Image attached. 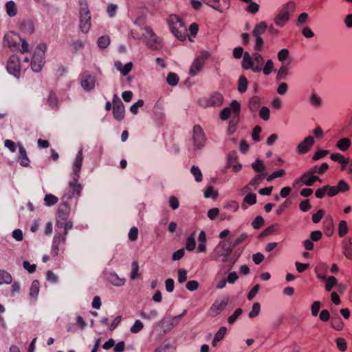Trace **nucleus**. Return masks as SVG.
I'll list each match as a JSON object with an SVG mask.
<instances>
[{
	"mask_svg": "<svg viewBox=\"0 0 352 352\" xmlns=\"http://www.w3.org/2000/svg\"><path fill=\"white\" fill-rule=\"evenodd\" d=\"M11 274L6 270H0V285L2 284H10L12 283Z\"/></svg>",
	"mask_w": 352,
	"mask_h": 352,
	"instance_id": "nucleus-34",
	"label": "nucleus"
},
{
	"mask_svg": "<svg viewBox=\"0 0 352 352\" xmlns=\"http://www.w3.org/2000/svg\"><path fill=\"white\" fill-rule=\"evenodd\" d=\"M267 23L265 21H261L258 23L252 30V35L254 37L260 36L263 34L267 29Z\"/></svg>",
	"mask_w": 352,
	"mask_h": 352,
	"instance_id": "nucleus-29",
	"label": "nucleus"
},
{
	"mask_svg": "<svg viewBox=\"0 0 352 352\" xmlns=\"http://www.w3.org/2000/svg\"><path fill=\"white\" fill-rule=\"evenodd\" d=\"M274 70L273 60L272 59L267 60L262 68L263 74L265 76H269Z\"/></svg>",
	"mask_w": 352,
	"mask_h": 352,
	"instance_id": "nucleus-39",
	"label": "nucleus"
},
{
	"mask_svg": "<svg viewBox=\"0 0 352 352\" xmlns=\"http://www.w3.org/2000/svg\"><path fill=\"white\" fill-rule=\"evenodd\" d=\"M352 243L350 240L343 242L344 254L348 259H352Z\"/></svg>",
	"mask_w": 352,
	"mask_h": 352,
	"instance_id": "nucleus-36",
	"label": "nucleus"
},
{
	"mask_svg": "<svg viewBox=\"0 0 352 352\" xmlns=\"http://www.w3.org/2000/svg\"><path fill=\"white\" fill-rule=\"evenodd\" d=\"M296 4L294 1L286 3L274 19L275 24L279 27H283L289 19L290 14L295 10Z\"/></svg>",
	"mask_w": 352,
	"mask_h": 352,
	"instance_id": "nucleus-6",
	"label": "nucleus"
},
{
	"mask_svg": "<svg viewBox=\"0 0 352 352\" xmlns=\"http://www.w3.org/2000/svg\"><path fill=\"white\" fill-rule=\"evenodd\" d=\"M328 153H329L328 150L318 149L316 151V153L313 155L312 160L314 161H317V160L325 157Z\"/></svg>",
	"mask_w": 352,
	"mask_h": 352,
	"instance_id": "nucleus-61",
	"label": "nucleus"
},
{
	"mask_svg": "<svg viewBox=\"0 0 352 352\" xmlns=\"http://www.w3.org/2000/svg\"><path fill=\"white\" fill-rule=\"evenodd\" d=\"M232 112L233 113L230 103L228 107H225L221 111L220 118L223 120H228L231 116Z\"/></svg>",
	"mask_w": 352,
	"mask_h": 352,
	"instance_id": "nucleus-46",
	"label": "nucleus"
},
{
	"mask_svg": "<svg viewBox=\"0 0 352 352\" xmlns=\"http://www.w3.org/2000/svg\"><path fill=\"white\" fill-rule=\"evenodd\" d=\"M252 168L257 173H262L265 169L263 162L260 159H256L255 162L252 164Z\"/></svg>",
	"mask_w": 352,
	"mask_h": 352,
	"instance_id": "nucleus-43",
	"label": "nucleus"
},
{
	"mask_svg": "<svg viewBox=\"0 0 352 352\" xmlns=\"http://www.w3.org/2000/svg\"><path fill=\"white\" fill-rule=\"evenodd\" d=\"M310 174H308V170L300 178L299 181H296V184L298 183L299 182H302L304 184L308 186H311L314 184L312 182V180L311 179V176H309Z\"/></svg>",
	"mask_w": 352,
	"mask_h": 352,
	"instance_id": "nucleus-48",
	"label": "nucleus"
},
{
	"mask_svg": "<svg viewBox=\"0 0 352 352\" xmlns=\"http://www.w3.org/2000/svg\"><path fill=\"white\" fill-rule=\"evenodd\" d=\"M261 305L259 302H254L252 305V310L249 312L248 316L250 318L256 317L260 312Z\"/></svg>",
	"mask_w": 352,
	"mask_h": 352,
	"instance_id": "nucleus-50",
	"label": "nucleus"
},
{
	"mask_svg": "<svg viewBox=\"0 0 352 352\" xmlns=\"http://www.w3.org/2000/svg\"><path fill=\"white\" fill-rule=\"evenodd\" d=\"M227 331V329L226 327H221L219 328L218 331L215 333L214 338L215 339V341H221Z\"/></svg>",
	"mask_w": 352,
	"mask_h": 352,
	"instance_id": "nucleus-60",
	"label": "nucleus"
},
{
	"mask_svg": "<svg viewBox=\"0 0 352 352\" xmlns=\"http://www.w3.org/2000/svg\"><path fill=\"white\" fill-rule=\"evenodd\" d=\"M223 96L220 93L213 94L206 101L207 107H219L222 104Z\"/></svg>",
	"mask_w": 352,
	"mask_h": 352,
	"instance_id": "nucleus-16",
	"label": "nucleus"
},
{
	"mask_svg": "<svg viewBox=\"0 0 352 352\" xmlns=\"http://www.w3.org/2000/svg\"><path fill=\"white\" fill-rule=\"evenodd\" d=\"M113 117L117 120H122L124 118L125 109L121 100L115 95L113 100Z\"/></svg>",
	"mask_w": 352,
	"mask_h": 352,
	"instance_id": "nucleus-13",
	"label": "nucleus"
},
{
	"mask_svg": "<svg viewBox=\"0 0 352 352\" xmlns=\"http://www.w3.org/2000/svg\"><path fill=\"white\" fill-rule=\"evenodd\" d=\"M47 45L45 43H40L35 49L30 63L31 68L34 72L41 71L45 64V50Z\"/></svg>",
	"mask_w": 352,
	"mask_h": 352,
	"instance_id": "nucleus-4",
	"label": "nucleus"
},
{
	"mask_svg": "<svg viewBox=\"0 0 352 352\" xmlns=\"http://www.w3.org/2000/svg\"><path fill=\"white\" fill-rule=\"evenodd\" d=\"M91 26V14L86 0H80V25L82 32L87 33Z\"/></svg>",
	"mask_w": 352,
	"mask_h": 352,
	"instance_id": "nucleus-5",
	"label": "nucleus"
},
{
	"mask_svg": "<svg viewBox=\"0 0 352 352\" xmlns=\"http://www.w3.org/2000/svg\"><path fill=\"white\" fill-rule=\"evenodd\" d=\"M329 169L327 163H322L320 166H314L308 170V174L323 175Z\"/></svg>",
	"mask_w": 352,
	"mask_h": 352,
	"instance_id": "nucleus-23",
	"label": "nucleus"
},
{
	"mask_svg": "<svg viewBox=\"0 0 352 352\" xmlns=\"http://www.w3.org/2000/svg\"><path fill=\"white\" fill-rule=\"evenodd\" d=\"M336 343L338 349L341 351H345L347 348L346 341L344 338H338L336 340Z\"/></svg>",
	"mask_w": 352,
	"mask_h": 352,
	"instance_id": "nucleus-57",
	"label": "nucleus"
},
{
	"mask_svg": "<svg viewBox=\"0 0 352 352\" xmlns=\"http://www.w3.org/2000/svg\"><path fill=\"white\" fill-rule=\"evenodd\" d=\"M265 175V173L261 175H256L245 187V189L249 191L256 189V188L258 186L261 182L264 179Z\"/></svg>",
	"mask_w": 352,
	"mask_h": 352,
	"instance_id": "nucleus-18",
	"label": "nucleus"
},
{
	"mask_svg": "<svg viewBox=\"0 0 352 352\" xmlns=\"http://www.w3.org/2000/svg\"><path fill=\"white\" fill-rule=\"evenodd\" d=\"M309 102L311 106L316 108H318L322 105L321 98L315 92H313L309 97Z\"/></svg>",
	"mask_w": 352,
	"mask_h": 352,
	"instance_id": "nucleus-33",
	"label": "nucleus"
},
{
	"mask_svg": "<svg viewBox=\"0 0 352 352\" xmlns=\"http://www.w3.org/2000/svg\"><path fill=\"white\" fill-rule=\"evenodd\" d=\"M166 82L170 86H176L179 82V77L177 74L170 72L166 77Z\"/></svg>",
	"mask_w": 352,
	"mask_h": 352,
	"instance_id": "nucleus-41",
	"label": "nucleus"
},
{
	"mask_svg": "<svg viewBox=\"0 0 352 352\" xmlns=\"http://www.w3.org/2000/svg\"><path fill=\"white\" fill-rule=\"evenodd\" d=\"M58 197L52 194H47L45 196L44 201L46 206H52L58 202Z\"/></svg>",
	"mask_w": 352,
	"mask_h": 352,
	"instance_id": "nucleus-44",
	"label": "nucleus"
},
{
	"mask_svg": "<svg viewBox=\"0 0 352 352\" xmlns=\"http://www.w3.org/2000/svg\"><path fill=\"white\" fill-rule=\"evenodd\" d=\"M192 140L195 149L199 150L204 146L206 138L205 133L199 124H196L193 127Z\"/></svg>",
	"mask_w": 352,
	"mask_h": 352,
	"instance_id": "nucleus-9",
	"label": "nucleus"
},
{
	"mask_svg": "<svg viewBox=\"0 0 352 352\" xmlns=\"http://www.w3.org/2000/svg\"><path fill=\"white\" fill-rule=\"evenodd\" d=\"M219 246L222 250H223L226 252H228V254H230V253L232 252L233 249L234 248H232V243H230L227 241H223L219 243L217 245Z\"/></svg>",
	"mask_w": 352,
	"mask_h": 352,
	"instance_id": "nucleus-52",
	"label": "nucleus"
},
{
	"mask_svg": "<svg viewBox=\"0 0 352 352\" xmlns=\"http://www.w3.org/2000/svg\"><path fill=\"white\" fill-rule=\"evenodd\" d=\"M243 310L241 308H237L234 312L228 317V322L230 324H234L237 318L242 314Z\"/></svg>",
	"mask_w": 352,
	"mask_h": 352,
	"instance_id": "nucleus-49",
	"label": "nucleus"
},
{
	"mask_svg": "<svg viewBox=\"0 0 352 352\" xmlns=\"http://www.w3.org/2000/svg\"><path fill=\"white\" fill-rule=\"evenodd\" d=\"M190 172L195 177V179L197 182H200L202 180V173L198 166H192Z\"/></svg>",
	"mask_w": 352,
	"mask_h": 352,
	"instance_id": "nucleus-47",
	"label": "nucleus"
},
{
	"mask_svg": "<svg viewBox=\"0 0 352 352\" xmlns=\"http://www.w3.org/2000/svg\"><path fill=\"white\" fill-rule=\"evenodd\" d=\"M264 219L261 216H257L252 222V226L254 229L258 230L264 225Z\"/></svg>",
	"mask_w": 352,
	"mask_h": 352,
	"instance_id": "nucleus-56",
	"label": "nucleus"
},
{
	"mask_svg": "<svg viewBox=\"0 0 352 352\" xmlns=\"http://www.w3.org/2000/svg\"><path fill=\"white\" fill-rule=\"evenodd\" d=\"M231 107L233 111V116L229 121L228 127L227 129V133L229 135H232L236 129V126L239 122L241 104L238 101L232 100L231 102Z\"/></svg>",
	"mask_w": 352,
	"mask_h": 352,
	"instance_id": "nucleus-8",
	"label": "nucleus"
},
{
	"mask_svg": "<svg viewBox=\"0 0 352 352\" xmlns=\"http://www.w3.org/2000/svg\"><path fill=\"white\" fill-rule=\"evenodd\" d=\"M264 63V58L258 52L250 54L245 52L243 54L241 66L245 70L251 69L254 73H259L262 71Z\"/></svg>",
	"mask_w": 352,
	"mask_h": 352,
	"instance_id": "nucleus-2",
	"label": "nucleus"
},
{
	"mask_svg": "<svg viewBox=\"0 0 352 352\" xmlns=\"http://www.w3.org/2000/svg\"><path fill=\"white\" fill-rule=\"evenodd\" d=\"M70 211V207L67 203L64 202L58 209L57 219H67Z\"/></svg>",
	"mask_w": 352,
	"mask_h": 352,
	"instance_id": "nucleus-19",
	"label": "nucleus"
},
{
	"mask_svg": "<svg viewBox=\"0 0 352 352\" xmlns=\"http://www.w3.org/2000/svg\"><path fill=\"white\" fill-rule=\"evenodd\" d=\"M6 10L7 14L13 17L15 16L17 14V8L16 3L13 1H9L6 3Z\"/></svg>",
	"mask_w": 352,
	"mask_h": 352,
	"instance_id": "nucleus-30",
	"label": "nucleus"
},
{
	"mask_svg": "<svg viewBox=\"0 0 352 352\" xmlns=\"http://www.w3.org/2000/svg\"><path fill=\"white\" fill-rule=\"evenodd\" d=\"M270 109L267 107H263L261 108L259 111L260 117L265 121H267L270 119Z\"/></svg>",
	"mask_w": 352,
	"mask_h": 352,
	"instance_id": "nucleus-59",
	"label": "nucleus"
},
{
	"mask_svg": "<svg viewBox=\"0 0 352 352\" xmlns=\"http://www.w3.org/2000/svg\"><path fill=\"white\" fill-rule=\"evenodd\" d=\"M338 283V280L336 278V277L333 276H329L327 280V283H326V285H325V289L327 292H330L333 287H334L335 285H336Z\"/></svg>",
	"mask_w": 352,
	"mask_h": 352,
	"instance_id": "nucleus-53",
	"label": "nucleus"
},
{
	"mask_svg": "<svg viewBox=\"0 0 352 352\" xmlns=\"http://www.w3.org/2000/svg\"><path fill=\"white\" fill-rule=\"evenodd\" d=\"M20 30L25 34H31L34 32V25L31 20H24L20 23Z\"/></svg>",
	"mask_w": 352,
	"mask_h": 352,
	"instance_id": "nucleus-20",
	"label": "nucleus"
},
{
	"mask_svg": "<svg viewBox=\"0 0 352 352\" xmlns=\"http://www.w3.org/2000/svg\"><path fill=\"white\" fill-rule=\"evenodd\" d=\"M204 64L201 63L199 60L195 58L192 62V64L190 68L189 74L192 76H195L197 75V74L201 71Z\"/></svg>",
	"mask_w": 352,
	"mask_h": 352,
	"instance_id": "nucleus-25",
	"label": "nucleus"
},
{
	"mask_svg": "<svg viewBox=\"0 0 352 352\" xmlns=\"http://www.w3.org/2000/svg\"><path fill=\"white\" fill-rule=\"evenodd\" d=\"M347 223L344 220H342L339 223L338 226V235L340 237L344 236L348 232Z\"/></svg>",
	"mask_w": 352,
	"mask_h": 352,
	"instance_id": "nucleus-42",
	"label": "nucleus"
},
{
	"mask_svg": "<svg viewBox=\"0 0 352 352\" xmlns=\"http://www.w3.org/2000/svg\"><path fill=\"white\" fill-rule=\"evenodd\" d=\"M39 286L40 283L38 280L32 281L30 290V296L32 298H36L38 296L39 292Z\"/></svg>",
	"mask_w": 352,
	"mask_h": 352,
	"instance_id": "nucleus-38",
	"label": "nucleus"
},
{
	"mask_svg": "<svg viewBox=\"0 0 352 352\" xmlns=\"http://www.w3.org/2000/svg\"><path fill=\"white\" fill-rule=\"evenodd\" d=\"M256 203V194H254L253 192H249L245 196L241 207L243 209L245 210L247 208V206L245 205V204H248L252 206V205L255 204Z\"/></svg>",
	"mask_w": 352,
	"mask_h": 352,
	"instance_id": "nucleus-27",
	"label": "nucleus"
},
{
	"mask_svg": "<svg viewBox=\"0 0 352 352\" xmlns=\"http://www.w3.org/2000/svg\"><path fill=\"white\" fill-rule=\"evenodd\" d=\"M279 229H280V226L278 223L272 224V225L268 226L267 228H265L263 232H261L258 235V238H263L268 235H270V234L278 231Z\"/></svg>",
	"mask_w": 352,
	"mask_h": 352,
	"instance_id": "nucleus-24",
	"label": "nucleus"
},
{
	"mask_svg": "<svg viewBox=\"0 0 352 352\" xmlns=\"http://www.w3.org/2000/svg\"><path fill=\"white\" fill-rule=\"evenodd\" d=\"M19 152L20 164L24 167L28 166L29 164H30V160L28 157L26 150L23 147V146L19 145Z\"/></svg>",
	"mask_w": 352,
	"mask_h": 352,
	"instance_id": "nucleus-22",
	"label": "nucleus"
},
{
	"mask_svg": "<svg viewBox=\"0 0 352 352\" xmlns=\"http://www.w3.org/2000/svg\"><path fill=\"white\" fill-rule=\"evenodd\" d=\"M324 213H325V212L324 210H322V209L318 210L316 213H315L312 215V221L314 223H319L321 221V219H322V217H324Z\"/></svg>",
	"mask_w": 352,
	"mask_h": 352,
	"instance_id": "nucleus-63",
	"label": "nucleus"
},
{
	"mask_svg": "<svg viewBox=\"0 0 352 352\" xmlns=\"http://www.w3.org/2000/svg\"><path fill=\"white\" fill-rule=\"evenodd\" d=\"M81 87L85 91H91L95 87L96 78L89 71L82 72L80 76Z\"/></svg>",
	"mask_w": 352,
	"mask_h": 352,
	"instance_id": "nucleus-12",
	"label": "nucleus"
},
{
	"mask_svg": "<svg viewBox=\"0 0 352 352\" xmlns=\"http://www.w3.org/2000/svg\"><path fill=\"white\" fill-rule=\"evenodd\" d=\"M177 275H178V282L179 283H183L187 280V271L184 269L181 268L177 270Z\"/></svg>",
	"mask_w": 352,
	"mask_h": 352,
	"instance_id": "nucleus-64",
	"label": "nucleus"
},
{
	"mask_svg": "<svg viewBox=\"0 0 352 352\" xmlns=\"http://www.w3.org/2000/svg\"><path fill=\"white\" fill-rule=\"evenodd\" d=\"M260 98L258 96H253L249 100L248 107L251 111H256L260 107Z\"/></svg>",
	"mask_w": 352,
	"mask_h": 352,
	"instance_id": "nucleus-32",
	"label": "nucleus"
},
{
	"mask_svg": "<svg viewBox=\"0 0 352 352\" xmlns=\"http://www.w3.org/2000/svg\"><path fill=\"white\" fill-rule=\"evenodd\" d=\"M186 312L187 311L185 309L181 314L175 316L173 318H172L166 326V331H170L175 327H177L179 324L182 317H184L186 315Z\"/></svg>",
	"mask_w": 352,
	"mask_h": 352,
	"instance_id": "nucleus-21",
	"label": "nucleus"
},
{
	"mask_svg": "<svg viewBox=\"0 0 352 352\" xmlns=\"http://www.w3.org/2000/svg\"><path fill=\"white\" fill-rule=\"evenodd\" d=\"M7 70L8 73L14 77L19 78L21 74V64L19 58L16 54L10 56L7 63Z\"/></svg>",
	"mask_w": 352,
	"mask_h": 352,
	"instance_id": "nucleus-11",
	"label": "nucleus"
},
{
	"mask_svg": "<svg viewBox=\"0 0 352 352\" xmlns=\"http://www.w3.org/2000/svg\"><path fill=\"white\" fill-rule=\"evenodd\" d=\"M196 241L195 238L191 235L188 237L186 241V248L188 251H192L195 249Z\"/></svg>",
	"mask_w": 352,
	"mask_h": 352,
	"instance_id": "nucleus-55",
	"label": "nucleus"
},
{
	"mask_svg": "<svg viewBox=\"0 0 352 352\" xmlns=\"http://www.w3.org/2000/svg\"><path fill=\"white\" fill-rule=\"evenodd\" d=\"M289 52L287 49L284 48L280 50L277 54V57L279 61L283 63L289 56Z\"/></svg>",
	"mask_w": 352,
	"mask_h": 352,
	"instance_id": "nucleus-62",
	"label": "nucleus"
},
{
	"mask_svg": "<svg viewBox=\"0 0 352 352\" xmlns=\"http://www.w3.org/2000/svg\"><path fill=\"white\" fill-rule=\"evenodd\" d=\"M98 46L101 49L107 48L110 44V38L109 36L104 35L98 38L97 41Z\"/></svg>",
	"mask_w": 352,
	"mask_h": 352,
	"instance_id": "nucleus-40",
	"label": "nucleus"
},
{
	"mask_svg": "<svg viewBox=\"0 0 352 352\" xmlns=\"http://www.w3.org/2000/svg\"><path fill=\"white\" fill-rule=\"evenodd\" d=\"M331 327L333 329L340 331L343 329V323L340 318H333L331 320Z\"/></svg>",
	"mask_w": 352,
	"mask_h": 352,
	"instance_id": "nucleus-58",
	"label": "nucleus"
},
{
	"mask_svg": "<svg viewBox=\"0 0 352 352\" xmlns=\"http://www.w3.org/2000/svg\"><path fill=\"white\" fill-rule=\"evenodd\" d=\"M82 160V149L80 148L76 155L73 164V173L71 175L72 180L69 182L70 189L69 192L65 193L63 197V199L65 201L70 199L75 194L78 197L80 195L82 186L81 184L78 183V181L80 178V172L81 170Z\"/></svg>",
	"mask_w": 352,
	"mask_h": 352,
	"instance_id": "nucleus-1",
	"label": "nucleus"
},
{
	"mask_svg": "<svg viewBox=\"0 0 352 352\" xmlns=\"http://www.w3.org/2000/svg\"><path fill=\"white\" fill-rule=\"evenodd\" d=\"M114 65L116 69L120 71L124 76L128 75L133 68V63L131 62L127 63L123 66L121 61L117 60L115 62Z\"/></svg>",
	"mask_w": 352,
	"mask_h": 352,
	"instance_id": "nucleus-17",
	"label": "nucleus"
},
{
	"mask_svg": "<svg viewBox=\"0 0 352 352\" xmlns=\"http://www.w3.org/2000/svg\"><path fill=\"white\" fill-rule=\"evenodd\" d=\"M20 40H21V38L18 34L10 31L6 34L3 37V46L10 48L12 51L17 50L19 49V42Z\"/></svg>",
	"mask_w": 352,
	"mask_h": 352,
	"instance_id": "nucleus-10",
	"label": "nucleus"
},
{
	"mask_svg": "<svg viewBox=\"0 0 352 352\" xmlns=\"http://www.w3.org/2000/svg\"><path fill=\"white\" fill-rule=\"evenodd\" d=\"M229 301L228 297L224 298L221 300H216L210 308V311L212 313V316L219 315L227 306Z\"/></svg>",
	"mask_w": 352,
	"mask_h": 352,
	"instance_id": "nucleus-14",
	"label": "nucleus"
},
{
	"mask_svg": "<svg viewBox=\"0 0 352 352\" xmlns=\"http://www.w3.org/2000/svg\"><path fill=\"white\" fill-rule=\"evenodd\" d=\"M248 85L247 78L241 75L238 79V91L239 93L243 94L246 91Z\"/></svg>",
	"mask_w": 352,
	"mask_h": 352,
	"instance_id": "nucleus-31",
	"label": "nucleus"
},
{
	"mask_svg": "<svg viewBox=\"0 0 352 352\" xmlns=\"http://www.w3.org/2000/svg\"><path fill=\"white\" fill-rule=\"evenodd\" d=\"M314 144V138L313 136H307L303 141L298 144L297 146L298 152L300 154H305L308 152L309 148Z\"/></svg>",
	"mask_w": 352,
	"mask_h": 352,
	"instance_id": "nucleus-15",
	"label": "nucleus"
},
{
	"mask_svg": "<svg viewBox=\"0 0 352 352\" xmlns=\"http://www.w3.org/2000/svg\"><path fill=\"white\" fill-rule=\"evenodd\" d=\"M146 43L148 48L152 50H159L162 47V39L157 36L152 28L149 26H145L144 28Z\"/></svg>",
	"mask_w": 352,
	"mask_h": 352,
	"instance_id": "nucleus-7",
	"label": "nucleus"
},
{
	"mask_svg": "<svg viewBox=\"0 0 352 352\" xmlns=\"http://www.w3.org/2000/svg\"><path fill=\"white\" fill-rule=\"evenodd\" d=\"M351 144V141L348 138H343L339 140L336 143L337 148L341 151H347Z\"/></svg>",
	"mask_w": 352,
	"mask_h": 352,
	"instance_id": "nucleus-28",
	"label": "nucleus"
},
{
	"mask_svg": "<svg viewBox=\"0 0 352 352\" xmlns=\"http://www.w3.org/2000/svg\"><path fill=\"white\" fill-rule=\"evenodd\" d=\"M288 69H289L286 65H282L278 71V73H277V75L276 77V80L279 81L281 80H285L286 78V76L288 74Z\"/></svg>",
	"mask_w": 352,
	"mask_h": 352,
	"instance_id": "nucleus-37",
	"label": "nucleus"
},
{
	"mask_svg": "<svg viewBox=\"0 0 352 352\" xmlns=\"http://www.w3.org/2000/svg\"><path fill=\"white\" fill-rule=\"evenodd\" d=\"M325 228H324V234L328 236H330L333 234V220L331 219V217H330V219L328 220L327 219L325 221Z\"/></svg>",
	"mask_w": 352,
	"mask_h": 352,
	"instance_id": "nucleus-45",
	"label": "nucleus"
},
{
	"mask_svg": "<svg viewBox=\"0 0 352 352\" xmlns=\"http://www.w3.org/2000/svg\"><path fill=\"white\" fill-rule=\"evenodd\" d=\"M144 327L143 323L140 320H136L133 324V325L131 327L130 331L133 333H138Z\"/></svg>",
	"mask_w": 352,
	"mask_h": 352,
	"instance_id": "nucleus-54",
	"label": "nucleus"
},
{
	"mask_svg": "<svg viewBox=\"0 0 352 352\" xmlns=\"http://www.w3.org/2000/svg\"><path fill=\"white\" fill-rule=\"evenodd\" d=\"M224 254H228V252L224 251L219 246L217 245L211 253L210 258L212 260H219Z\"/></svg>",
	"mask_w": 352,
	"mask_h": 352,
	"instance_id": "nucleus-35",
	"label": "nucleus"
},
{
	"mask_svg": "<svg viewBox=\"0 0 352 352\" xmlns=\"http://www.w3.org/2000/svg\"><path fill=\"white\" fill-rule=\"evenodd\" d=\"M338 193L345 192L350 190L349 185L344 180H340L336 186Z\"/></svg>",
	"mask_w": 352,
	"mask_h": 352,
	"instance_id": "nucleus-51",
	"label": "nucleus"
},
{
	"mask_svg": "<svg viewBox=\"0 0 352 352\" xmlns=\"http://www.w3.org/2000/svg\"><path fill=\"white\" fill-rule=\"evenodd\" d=\"M167 23L171 32L180 41H184L187 36V29L182 19L176 14H170Z\"/></svg>",
	"mask_w": 352,
	"mask_h": 352,
	"instance_id": "nucleus-3",
	"label": "nucleus"
},
{
	"mask_svg": "<svg viewBox=\"0 0 352 352\" xmlns=\"http://www.w3.org/2000/svg\"><path fill=\"white\" fill-rule=\"evenodd\" d=\"M108 279L112 285L118 287L123 285L125 283V279L120 278L116 273H111L109 275Z\"/></svg>",
	"mask_w": 352,
	"mask_h": 352,
	"instance_id": "nucleus-26",
	"label": "nucleus"
}]
</instances>
